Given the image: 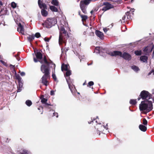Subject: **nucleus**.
Segmentation results:
<instances>
[{
    "label": "nucleus",
    "mask_w": 154,
    "mask_h": 154,
    "mask_svg": "<svg viewBox=\"0 0 154 154\" xmlns=\"http://www.w3.org/2000/svg\"><path fill=\"white\" fill-rule=\"evenodd\" d=\"M139 109L140 111L145 113L143 111H145L147 112L151 111L152 108V102L148 100H145L141 101L139 106Z\"/></svg>",
    "instance_id": "f257e3e1"
},
{
    "label": "nucleus",
    "mask_w": 154,
    "mask_h": 154,
    "mask_svg": "<svg viewBox=\"0 0 154 154\" xmlns=\"http://www.w3.org/2000/svg\"><path fill=\"white\" fill-rule=\"evenodd\" d=\"M41 70L43 73H45L42 78V82L44 85L47 86L49 85V82L47 80L49 77L48 67L42 65L41 67Z\"/></svg>",
    "instance_id": "f03ea898"
},
{
    "label": "nucleus",
    "mask_w": 154,
    "mask_h": 154,
    "mask_svg": "<svg viewBox=\"0 0 154 154\" xmlns=\"http://www.w3.org/2000/svg\"><path fill=\"white\" fill-rule=\"evenodd\" d=\"M57 23V20L55 18H48L45 22L42 23L44 27L47 28H50L54 26Z\"/></svg>",
    "instance_id": "7ed1b4c3"
},
{
    "label": "nucleus",
    "mask_w": 154,
    "mask_h": 154,
    "mask_svg": "<svg viewBox=\"0 0 154 154\" xmlns=\"http://www.w3.org/2000/svg\"><path fill=\"white\" fill-rule=\"evenodd\" d=\"M35 56L37 59L34 57H33L34 61L36 63L38 61L40 62L41 63H44L46 65V66H49V63L47 61L46 59V57H44V60L43 61L42 60H41L42 57V53L39 51H37L35 53Z\"/></svg>",
    "instance_id": "20e7f679"
},
{
    "label": "nucleus",
    "mask_w": 154,
    "mask_h": 154,
    "mask_svg": "<svg viewBox=\"0 0 154 154\" xmlns=\"http://www.w3.org/2000/svg\"><path fill=\"white\" fill-rule=\"evenodd\" d=\"M108 54L111 56L119 55L125 59L128 60H130L131 58V56L128 54L124 53L123 54H122L121 52L117 51L110 52Z\"/></svg>",
    "instance_id": "39448f33"
},
{
    "label": "nucleus",
    "mask_w": 154,
    "mask_h": 154,
    "mask_svg": "<svg viewBox=\"0 0 154 154\" xmlns=\"http://www.w3.org/2000/svg\"><path fill=\"white\" fill-rule=\"evenodd\" d=\"M58 28L60 30L59 39V43L60 45L63 42H65L63 34L66 35L67 34L63 26H61L60 27L59 26Z\"/></svg>",
    "instance_id": "423d86ee"
},
{
    "label": "nucleus",
    "mask_w": 154,
    "mask_h": 154,
    "mask_svg": "<svg viewBox=\"0 0 154 154\" xmlns=\"http://www.w3.org/2000/svg\"><path fill=\"white\" fill-rule=\"evenodd\" d=\"M140 96L142 99H146V100L149 99L152 97L151 94L148 91L145 90H143L141 92Z\"/></svg>",
    "instance_id": "0eeeda50"
},
{
    "label": "nucleus",
    "mask_w": 154,
    "mask_h": 154,
    "mask_svg": "<svg viewBox=\"0 0 154 154\" xmlns=\"http://www.w3.org/2000/svg\"><path fill=\"white\" fill-rule=\"evenodd\" d=\"M71 71L70 70H67L65 76L66 77V79L67 81V82L69 85V88L70 89L72 92V90L71 88V85L70 84V81L69 79V76L71 75Z\"/></svg>",
    "instance_id": "6e6552de"
},
{
    "label": "nucleus",
    "mask_w": 154,
    "mask_h": 154,
    "mask_svg": "<svg viewBox=\"0 0 154 154\" xmlns=\"http://www.w3.org/2000/svg\"><path fill=\"white\" fill-rule=\"evenodd\" d=\"M103 5L105 6L102 9V10L104 11H106L113 8V6L108 2H104Z\"/></svg>",
    "instance_id": "1a4fd4ad"
},
{
    "label": "nucleus",
    "mask_w": 154,
    "mask_h": 154,
    "mask_svg": "<svg viewBox=\"0 0 154 154\" xmlns=\"http://www.w3.org/2000/svg\"><path fill=\"white\" fill-rule=\"evenodd\" d=\"M90 3V1L89 0H84L81 1L80 3V7L81 8H85V5H87Z\"/></svg>",
    "instance_id": "9d476101"
},
{
    "label": "nucleus",
    "mask_w": 154,
    "mask_h": 154,
    "mask_svg": "<svg viewBox=\"0 0 154 154\" xmlns=\"http://www.w3.org/2000/svg\"><path fill=\"white\" fill-rule=\"evenodd\" d=\"M17 31L20 33L22 34H24V29L23 26L20 23H19L18 24L17 27Z\"/></svg>",
    "instance_id": "9b49d317"
},
{
    "label": "nucleus",
    "mask_w": 154,
    "mask_h": 154,
    "mask_svg": "<svg viewBox=\"0 0 154 154\" xmlns=\"http://www.w3.org/2000/svg\"><path fill=\"white\" fill-rule=\"evenodd\" d=\"M134 9H131L130 10V11H128L126 13V15L127 16V19L129 20H131L132 19V17L131 14H130L132 13V14H133V12L134 11Z\"/></svg>",
    "instance_id": "f8f14e48"
},
{
    "label": "nucleus",
    "mask_w": 154,
    "mask_h": 154,
    "mask_svg": "<svg viewBox=\"0 0 154 154\" xmlns=\"http://www.w3.org/2000/svg\"><path fill=\"white\" fill-rule=\"evenodd\" d=\"M153 49L152 46H149L145 47L143 51L145 52L146 54H148L152 52Z\"/></svg>",
    "instance_id": "ddd939ff"
},
{
    "label": "nucleus",
    "mask_w": 154,
    "mask_h": 154,
    "mask_svg": "<svg viewBox=\"0 0 154 154\" xmlns=\"http://www.w3.org/2000/svg\"><path fill=\"white\" fill-rule=\"evenodd\" d=\"M95 34L96 35L101 39H103L104 35L102 32L96 30L95 31Z\"/></svg>",
    "instance_id": "4468645a"
},
{
    "label": "nucleus",
    "mask_w": 154,
    "mask_h": 154,
    "mask_svg": "<svg viewBox=\"0 0 154 154\" xmlns=\"http://www.w3.org/2000/svg\"><path fill=\"white\" fill-rule=\"evenodd\" d=\"M68 67H69L68 65L63 64L61 66V70L62 71L63 70L67 71Z\"/></svg>",
    "instance_id": "2eb2a0df"
},
{
    "label": "nucleus",
    "mask_w": 154,
    "mask_h": 154,
    "mask_svg": "<svg viewBox=\"0 0 154 154\" xmlns=\"http://www.w3.org/2000/svg\"><path fill=\"white\" fill-rule=\"evenodd\" d=\"M139 128L141 131H145L147 130L146 127L141 124L139 125Z\"/></svg>",
    "instance_id": "dca6fc26"
},
{
    "label": "nucleus",
    "mask_w": 154,
    "mask_h": 154,
    "mask_svg": "<svg viewBox=\"0 0 154 154\" xmlns=\"http://www.w3.org/2000/svg\"><path fill=\"white\" fill-rule=\"evenodd\" d=\"M147 57L145 56H142L140 57V60L143 62H147Z\"/></svg>",
    "instance_id": "f3484780"
},
{
    "label": "nucleus",
    "mask_w": 154,
    "mask_h": 154,
    "mask_svg": "<svg viewBox=\"0 0 154 154\" xmlns=\"http://www.w3.org/2000/svg\"><path fill=\"white\" fill-rule=\"evenodd\" d=\"M105 50L104 49H103L101 47H96L95 48V51H98L97 52V53H100L101 52H103Z\"/></svg>",
    "instance_id": "a211bd4d"
},
{
    "label": "nucleus",
    "mask_w": 154,
    "mask_h": 154,
    "mask_svg": "<svg viewBox=\"0 0 154 154\" xmlns=\"http://www.w3.org/2000/svg\"><path fill=\"white\" fill-rule=\"evenodd\" d=\"M41 13L42 15L44 17H46L48 15V13L47 11L44 9H42V10Z\"/></svg>",
    "instance_id": "6ab92c4d"
},
{
    "label": "nucleus",
    "mask_w": 154,
    "mask_h": 154,
    "mask_svg": "<svg viewBox=\"0 0 154 154\" xmlns=\"http://www.w3.org/2000/svg\"><path fill=\"white\" fill-rule=\"evenodd\" d=\"M131 69L136 72H137L140 70L139 67L136 66H133L131 67Z\"/></svg>",
    "instance_id": "aec40b11"
},
{
    "label": "nucleus",
    "mask_w": 154,
    "mask_h": 154,
    "mask_svg": "<svg viewBox=\"0 0 154 154\" xmlns=\"http://www.w3.org/2000/svg\"><path fill=\"white\" fill-rule=\"evenodd\" d=\"M50 8L51 10L52 11L57 12L58 11L57 9L55 6H50Z\"/></svg>",
    "instance_id": "412c9836"
},
{
    "label": "nucleus",
    "mask_w": 154,
    "mask_h": 154,
    "mask_svg": "<svg viewBox=\"0 0 154 154\" xmlns=\"http://www.w3.org/2000/svg\"><path fill=\"white\" fill-rule=\"evenodd\" d=\"M51 3L52 5L56 6H57L59 4V2L57 0H52Z\"/></svg>",
    "instance_id": "4be33fe9"
},
{
    "label": "nucleus",
    "mask_w": 154,
    "mask_h": 154,
    "mask_svg": "<svg viewBox=\"0 0 154 154\" xmlns=\"http://www.w3.org/2000/svg\"><path fill=\"white\" fill-rule=\"evenodd\" d=\"M35 38V35H29L28 37L27 38L28 40L30 42L33 40Z\"/></svg>",
    "instance_id": "5701e85b"
},
{
    "label": "nucleus",
    "mask_w": 154,
    "mask_h": 154,
    "mask_svg": "<svg viewBox=\"0 0 154 154\" xmlns=\"http://www.w3.org/2000/svg\"><path fill=\"white\" fill-rule=\"evenodd\" d=\"M130 103L132 105H135L137 103V102L136 99H131L129 101Z\"/></svg>",
    "instance_id": "b1692460"
},
{
    "label": "nucleus",
    "mask_w": 154,
    "mask_h": 154,
    "mask_svg": "<svg viewBox=\"0 0 154 154\" xmlns=\"http://www.w3.org/2000/svg\"><path fill=\"white\" fill-rule=\"evenodd\" d=\"M104 129H105L106 130H107L108 129V127L107 125L105 126L103 125V126H101V128H99V130H100V131H102V130H104Z\"/></svg>",
    "instance_id": "393cba45"
},
{
    "label": "nucleus",
    "mask_w": 154,
    "mask_h": 154,
    "mask_svg": "<svg viewBox=\"0 0 154 154\" xmlns=\"http://www.w3.org/2000/svg\"><path fill=\"white\" fill-rule=\"evenodd\" d=\"M39 7L41 8H43L44 9H46L47 6L44 3H42V4H40L39 5H38Z\"/></svg>",
    "instance_id": "a878e982"
},
{
    "label": "nucleus",
    "mask_w": 154,
    "mask_h": 154,
    "mask_svg": "<svg viewBox=\"0 0 154 154\" xmlns=\"http://www.w3.org/2000/svg\"><path fill=\"white\" fill-rule=\"evenodd\" d=\"M26 104L28 106H30L32 104L31 101L29 100H27L26 101Z\"/></svg>",
    "instance_id": "bb28decb"
},
{
    "label": "nucleus",
    "mask_w": 154,
    "mask_h": 154,
    "mask_svg": "<svg viewBox=\"0 0 154 154\" xmlns=\"http://www.w3.org/2000/svg\"><path fill=\"white\" fill-rule=\"evenodd\" d=\"M47 101V99L44 98H43L42 99L41 101V102L42 103H45V104L46 105H49L47 103H46Z\"/></svg>",
    "instance_id": "cd10ccee"
},
{
    "label": "nucleus",
    "mask_w": 154,
    "mask_h": 154,
    "mask_svg": "<svg viewBox=\"0 0 154 154\" xmlns=\"http://www.w3.org/2000/svg\"><path fill=\"white\" fill-rule=\"evenodd\" d=\"M134 53L137 55H140L141 54V50L136 51H135Z\"/></svg>",
    "instance_id": "c85d7f7f"
},
{
    "label": "nucleus",
    "mask_w": 154,
    "mask_h": 154,
    "mask_svg": "<svg viewBox=\"0 0 154 154\" xmlns=\"http://www.w3.org/2000/svg\"><path fill=\"white\" fill-rule=\"evenodd\" d=\"M97 10V8L93 9L91 11V13L92 15L94 14L96 12Z\"/></svg>",
    "instance_id": "c756f323"
},
{
    "label": "nucleus",
    "mask_w": 154,
    "mask_h": 154,
    "mask_svg": "<svg viewBox=\"0 0 154 154\" xmlns=\"http://www.w3.org/2000/svg\"><path fill=\"white\" fill-rule=\"evenodd\" d=\"M16 79L18 80V82L21 81V78L20 77L19 75L17 74L16 75Z\"/></svg>",
    "instance_id": "7c9ffc66"
},
{
    "label": "nucleus",
    "mask_w": 154,
    "mask_h": 154,
    "mask_svg": "<svg viewBox=\"0 0 154 154\" xmlns=\"http://www.w3.org/2000/svg\"><path fill=\"white\" fill-rule=\"evenodd\" d=\"M11 6L13 8H15L17 7V4L14 2H13L11 3Z\"/></svg>",
    "instance_id": "2f4dec72"
},
{
    "label": "nucleus",
    "mask_w": 154,
    "mask_h": 154,
    "mask_svg": "<svg viewBox=\"0 0 154 154\" xmlns=\"http://www.w3.org/2000/svg\"><path fill=\"white\" fill-rule=\"evenodd\" d=\"M81 17L82 19V20H85L88 18L87 16L86 15H81Z\"/></svg>",
    "instance_id": "473e14b6"
},
{
    "label": "nucleus",
    "mask_w": 154,
    "mask_h": 154,
    "mask_svg": "<svg viewBox=\"0 0 154 154\" xmlns=\"http://www.w3.org/2000/svg\"><path fill=\"white\" fill-rule=\"evenodd\" d=\"M126 19L125 16H124L122 18V19H120V20L121 21V23H124L125 19Z\"/></svg>",
    "instance_id": "72a5a7b5"
},
{
    "label": "nucleus",
    "mask_w": 154,
    "mask_h": 154,
    "mask_svg": "<svg viewBox=\"0 0 154 154\" xmlns=\"http://www.w3.org/2000/svg\"><path fill=\"white\" fill-rule=\"evenodd\" d=\"M0 62L5 66H7V63L2 60H0Z\"/></svg>",
    "instance_id": "f704fd0d"
},
{
    "label": "nucleus",
    "mask_w": 154,
    "mask_h": 154,
    "mask_svg": "<svg viewBox=\"0 0 154 154\" xmlns=\"http://www.w3.org/2000/svg\"><path fill=\"white\" fill-rule=\"evenodd\" d=\"M143 125H147V121L145 119H143Z\"/></svg>",
    "instance_id": "c9c22d12"
},
{
    "label": "nucleus",
    "mask_w": 154,
    "mask_h": 154,
    "mask_svg": "<svg viewBox=\"0 0 154 154\" xmlns=\"http://www.w3.org/2000/svg\"><path fill=\"white\" fill-rule=\"evenodd\" d=\"M18 82L19 85L18 87L20 88H22L23 85L22 83L21 82V81H19Z\"/></svg>",
    "instance_id": "e433bc0d"
},
{
    "label": "nucleus",
    "mask_w": 154,
    "mask_h": 154,
    "mask_svg": "<svg viewBox=\"0 0 154 154\" xmlns=\"http://www.w3.org/2000/svg\"><path fill=\"white\" fill-rule=\"evenodd\" d=\"M37 38H39L40 36V34L39 33L37 32L35 34V37Z\"/></svg>",
    "instance_id": "4c0bfd02"
},
{
    "label": "nucleus",
    "mask_w": 154,
    "mask_h": 154,
    "mask_svg": "<svg viewBox=\"0 0 154 154\" xmlns=\"http://www.w3.org/2000/svg\"><path fill=\"white\" fill-rule=\"evenodd\" d=\"M94 84V83L93 82L90 81L88 82V86H91L93 85Z\"/></svg>",
    "instance_id": "58836bf2"
},
{
    "label": "nucleus",
    "mask_w": 154,
    "mask_h": 154,
    "mask_svg": "<svg viewBox=\"0 0 154 154\" xmlns=\"http://www.w3.org/2000/svg\"><path fill=\"white\" fill-rule=\"evenodd\" d=\"M52 76L54 80L57 82L55 75L54 74H53L52 75Z\"/></svg>",
    "instance_id": "ea45409f"
},
{
    "label": "nucleus",
    "mask_w": 154,
    "mask_h": 154,
    "mask_svg": "<svg viewBox=\"0 0 154 154\" xmlns=\"http://www.w3.org/2000/svg\"><path fill=\"white\" fill-rule=\"evenodd\" d=\"M151 74H152L153 75H154V70L152 69L150 72L149 73L148 75H150Z\"/></svg>",
    "instance_id": "a19ab883"
},
{
    "label": "nucleus",
    "mask_w": 154,
    "mask_h": 154,
    "mask_svg": "<svg viewBox=\"0 0 154 154\" xmlns=\"http://www.w3.org/2000/svg\"><path fill=\"white\" fill-rule=\"evenodd\" d=\"M50 39V38H47V37H45L44 38V40L45 42H48L49 41Z\"/></svg>",
    "instance_id": "79ce46f5"
},
{
    "label": "nucleus",
    "mask_w": 154,
    "mask_h": 154,
    "mask_svg": "<svg viewBox=\"0 0 154 154\" xmlns=\"http://www.w3.org/2000/svg\"><path fill=\"white\" fill-rule=\"evenodd\" d=\"M81 10L82 11V12L85 14L86 13V11L85 9V8H81Z\"/></svg>",
    "instance_id": "37998d69"
},
{
    "label": "nucleus",
    "mask_w": 154,
    "mask_h": 154,
    "mask_svg": "<svg viewBox=\"0 0 154 154\" xmlns=\"http://www.w3.org/2000/svg\"><path fill=\"white\" fill-rule=\"evenodd\" d=\"M152 95H154V89H153L152 90ZM152 100L153 101V102H154V96H153V98H152Z\"/></svg>",
    "instance_id": "c03bdc74"
},
{
    "label": "nucleus",
    "mask_w": 154,
    "mask_h": 154,
    "mask_svg": "<svg viewBox=\"0 0 154 154\" xmlns=\"http://www.w3.org/2000/svg\"><path fill=\"white\" fill-rule=\"evenodd\" d=\"M53 116H56L57 118L58 117V113L57 112H54Z\"/></svg>",
    "instance_id": "a18cd8bd"
},
{
    "label": "nucleus",
    "mask_w": 154,
    "mask_h": 154,
    "mask_svg": "<svg viewBox=\"0 0 154 154\" xmlns=\"http://www.w3.org/2000/svg\"><path fill=\"white\" fill-rule=\"evenodd\" d=\"M21 90H22V88H20L18 87H17V92H20L21 91Z\"/></svg>",
    "instance_id": "49530a36"
},
{
    "label": "nucleus",
    "mask_w": 154,
    "mask_h": 154,
    "mask_svg": "<svg viewBox=\"0 0 154 154\" xmlns=\"http://www.w3.org/2000/svg\"><path fill=\"white\" fill-rule=\"evenodd\" d=\"M91 120H92V122H95L96 123H97V119H91Z\"/></svg>",
    "instance_id": "de8ad7c7"
},
{
    "label": "nucleus",
    "mask_w": 154,
    "mask_h": 154,
    "mask_svg": "<svg viewBox=\"0 0 154 154\" xmlns=\"http://www.w3.org/2000/svg\"><path fill=\"white\" fill-rule=\"evenodd\" d=\"M20 74L21 76H23L25 75V73L23 72H22L20 73Z\"/></svg>",
    "instance_id": "09e8293b"
},
{
    "label": "nucleus",
    "mask_w": 154,
    "mask_h": 154,
    "mask_svg": "<svg viewBox=\"0 0 154 154\" xmlns=\"http://www.w3.org/2000/svg\"><path fill=\"white\" fill-rule=\"evenodd\" d=\"M54 91H51V93L50 94L51 95H53L54 94Z\"/></svg>",
    "instance_id": "8fccbe9b"
},
{
    "label": "nucleus",
    "mask_w": 154,
    "mask_h": 154,
    "mask_svg": "<svg viewBox=\"0 0 154 154\" xmlns=\"http://www.w3.org/2000/svg\"><path fill=\"white\" fill-rule=\"evenodd\" d=\"M103 30L104 31V32H106L108 30L106 28H104L103 29Z\"/></svg>",
    "instance_id": "3c124183"
},
{
    "label": "nucleus",
    "mask_w": 154,
    "mask_h": 154,
    "mask_svg": "<svg viewBox=\"0 0 154 154\" xmlns=\"http://www.w3.org/2000/svg\"><path fill=\"white\" fill-rule=\"evenodd\" d=\"M23 154H27V151L26 150H24Z\"/></svg>",
    "instance_id": "603ef678"
},
{
    "label": "nucleus",
    "mask_w": 154,
    "mask_h": 154,
    "mask_svg": "<svg viewBox=\"0 0 154 154\" xmlns=\"http://www.w3.org/2000/svg\"><path fill=\"white\" fill-rule=\"evenodd\" d=\"M10 66L11 68L12 69H14V66L13 65L11 64H10Z\"/></svg>",
    "instance_id": "864d4df0"
},
{
    "label": "nucleus",
    "mask_w": 154,
    "mask_h": 154,
    "mask_svg": "<svg viewBox=\"0 0 154 154\" xmlns=\"http://www.w3.org/2000/svg\"><path fill=\"white\" fill-rule=\"evenodd\" d=\"M40 2H41V0H38V5H39V4H41Z\"/></svg>",
    "instance_id": "5fc2aeb1"
},
{
    "label": "nucleus",
    "mask_w": 154,
    "mask_h": 154,
    "mask_svg": "<svg viewBox=\"0 0 154 154\" xmlns=\"http://www.w3.org/2000/svg\"><path fill=\"white\" fill-rule=\"evenodd\" d=\"M150 1L152 3H154V0H150Z\"/></svg>",
    "instance_id": "6e6d98bb"
},
{
    "label": "nucleus",
    "mask_w": 154,
    "mask_h": 154,
    "mask_svg": "<svg viewBox=\"0 0 154 154\" xmlns=\"http://www.w3.org/2000/svg\"><path fill=\"white\" fill-rule=\"evenodd\" d=\"M86 83V81H85V82L83 84V85H85Z\"/></svg>",
    "instance_id": "4d7b16f0"
},
{
    "label": "nucleus",
    "mask_w": 154,
    "mask_h": 154,
    "mask_svg": "<svg viewBox=\"0 0 154 154\" xmlns=\"http://www.w3.org/2000/svg\"><path fill=\"white\" fill-rule=\"evenodd\" d=\"M53 66L54 67V68L55 67V64H53Z\"/></svg>",
    "instance_id": "13d9d810"
},
{
    "label": "nucleus",
    "mask_w": 154,
    "mask_h": 154,
    "mask_svg": "<svg viewBox=\"0 0 154 154\" xmlns=\"http://www.w3.org/2000/svg\"><path fill=\"white\" fill-rule=\"evenodd\" d=\"M140 98H138V100H140Z\"/></svg>",
    "instance_id": "bf43d9fd"
},
{
    "label": "nucleus",
    "mask_w": 154,
    "mask_h": 154,
    "mask_svg": "<svg viewBox=\"0 0 154 154\" xmlns=\"http://www.w3.org/2000/svg\"><path fill=\"white\" fill-rule=\"evenodd\" d=\"M68 49H66V51H68Z\"/></svg>",
    "instance_id": "052dcab7"
},
{
    "label": "nucleus",
    "mask_w": 154,
    "mask_h": 154,
    "mask_svg": "<svg viewBox=\"0 0 154 154\" xmlns=\"http://www.w3.org/2000/svg\"><path fill=\"white\" fill-rule=\"evenodd\" d=\"M38 110H40V108H38Z\"/></svg>",
    "instance_id": "680f3d73"
},
{
    "label": "nucleus",
    "mask_w": 154,
    "mask_h": 154,
    "mask_svg": "<svg viewBox=\"0 0 154 154\" xmlns=\"http://www.w3.org/2000/svg\"><path fill=\"white\" fill-rule=\"evenodd\" d=\"M88 123H89V124H90V123H91V122H88Z\"/></svg>",
    "instance_id": "e2e57ef3"
},
{
    "label": "nucleus",
    "mask_w": 154,
    "mask_h": 154,
    "mask_svg": "<svg viewBox=\"0 0 154 154\" xmlns=\"http://www.w3.org/2000/svg\"><path fill=\"white\" fill-rule=\"evenodd\" d=\"M133 1V0H131V2H132V1Z\"/></svg>",
    "instance_id": "0e129e2a"
},
{
    "label": "nucleus",
    "mask_w": 154,
    "mask_h": 154,
    "mask_svg": "<svg viewBox=\"0 0 154 154\" xmlns=\"http://www.w3.org/2000/svg\"><path fill=\"white\" fill-rule=\"evenodd\" d=\"M78 94H79V92H78Z\"/></svg>",
    "instance_id": "69168bd1"
}]
</instances>
